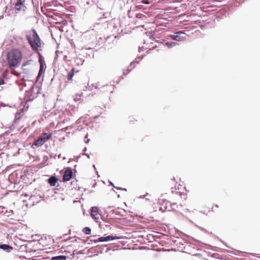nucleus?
Instances as JSON below:
<instances>
[{"label": "nucleus", "instance_id": "f257e3e1", "mask_svg": "<svg viewBox=\"0 0 260 260\" xmlns=\"http://www.w3.org/2000/svg\"><path fill=\"white\" fill-rule=\"evenodd\" d=\"M32 34L30 32L27 33L26 36V40L29 44L32 50L37 52L39 56V62L40 68L39 73V76H42L45 72L46 66L43 56L39 52V48L41 47V40L35 29H31Z\"/></svg>", "mask_w": 260, "mask_h": 260}, {"label": "nucleus", "instance_id": "f03ea898", "mask_svg": "<svg viewBox=\"0 0 260 260\" xmlns=\"http://www.w3.org/2000/svg\"><path fill=\"white\" fill-rule=\"evenodd\" d=\"M22 55L21 52L17 49H12L7 55V59L10 68H16L21 61Z\"/></svg>", "mask_w": 260, "mask_h": 260}, {"label": "nucleus", "instance_id": "7ed1b4c3", "mask_svg": "<svg viewBox=\"0 0 260 260\" xmlns=\"http://www.w3.org/2000/svg\"><path fill=\"white\" fill-rule=\"evenodd\" d=\"M101 212V211L96 206L92 207L90 209V216L96 222H99Z\"/></svg>", "mask_w": 260, "mask_h": 260}, {"label": "nucleus", "instance_id": "20e7f679", "mask_svg": "<svg viewBox=\"0 0 260 260\" xmlns=\"http://www.w3.org/2000/svg\"><path fill=\"white\" fill-rule=\"evenodd\" d=\"M73 170L70 167L66 168L65 172L62 176L63 182L70 181L73 177Z\"/></svg>", "mask_w": 260, "mask_h": 260}, {"label": "nucleus", "instance_id": "39448f33", "mask_svg": "<svg viewBox=\"0 0 260 260\" xmlns=\"http://www.w3.org/2000/svg\"><path fill=\"white\" fill-rule=\"evenodd\" d=\"M184 35L185 33H184L183 31H179L176 32L174 35H170L169 37L172 40L177 41H181L185 39V36H184Z\"/></svg>", "mask_w": 260, "mask_h": 260}, {"label": "nucleus", "instance_id": "423d86ee", "mask_svg": "<svg viewBox=\"0 0 260 260\" xmlns=\"http://www.w3.org/2000/svg\"><path fill=\"white\" fill-rule=\"evenodd\" d=\"M121 238L120 237L117 236H108L106 237H101L99 238L98 239L96 240H94L93 241L95 243H97L99 242H106L110 240H113L116 239H120Z\"/></svg>", "mask_w": 260, "mask_h": 260}, {"label": "nucleus", "instance_id": "0eeeda50", "mask_svg": "<svg viewBox=\"0 0 260 260\" xmlns=\"http://www.w3.org/2000/svg\"><path fill=\"white\" fill-rule=\"evenodd\" d=\"M79 69H76V68H73L70 72L68 73L67 79L69 81L72 80L74 75H76L77 73L79 72Z\"/></svg>", "mask_w": 260, "mask_h": 260}, {"label": "nucleus", "instance_id": "6e6552de", "mask_svg": "<svg viewBox=\"0 0 260 260\" xmlns=\"http://www.w3.org/2000/svg\"><path fill=\"white\" fill-rule=\"evenodd\" d=\"M52 136V134L51 133H43L40 136V138L42 139V141L44 143L47 142L48 140H50Z\"/></svg>", "mask_w": 260, "mask_h": 260}, {"label": "nucleus", "instance_id": "1a4fd4ad", "mask_svg": "<svg viewBox=\"0 0 260 260\" xmlns=\"http://www.w3.org/2000/svg\"><path fill=\"white\" fill-rule=\"evenodd\" d=\"M17 1L15 5V9L17 11H20L23 7L25 0H16Z\"/></svg>", "mask_w": 260, "mask_h": 260}, {"label": "nucleus", "instance_id": "9d476101", "mask_svg": "<svg viewBox=\"0 0 260 260\" xmlns=\"http://www.w3.org/2000/svg\"><path fill=\"white\" fill-rule=\"evenodd\" d=\"M58 181V179L56 177V176H51L47 180L48 183L51 186H56V184Z\"/></svg>", "mask_w": 260, "mask_h": 260}, {"label": "nucleus", "instance_id": "9b49d317", "mask_svg": "<svg viewBox=\"0 0 260 260\" xmlns=\"http://www.w3.org/2000/svg\"><path fill=\"white\" fill-rule=\"evenodd\" d=\"M0 249L7 252H10L12 249V247L9 244H2L0 245Z\"/></svg>", "mask_w": 260, "mask_h": 260}, {"label": "nucleus", "instance_id": "f8f14e48", "mask_svg": "<svg viewBox=\"0 0 260 260\" xmlns=\"http://www.w3.org/2000/svg\"><path fill=\"white\" fill-rule=\"evenodd\" d=\"M44 142L42 141V139H41L40 137L37 139L35 140L33 143L32 146H35L36 147H40L42 146L44 144Z\"/></svg>", "mask_w": 260, "mask_h": 260}, {"label": "nucleus", "instance_id": "ddd939ff", "mask_svg": "<svg viewBox=\"0 0 260 260\" xmlns=\"http://www.w3.org/2000/svg\"><path fill=\"white\" fill-rule=\"evenodd\" d=\"M34 86H35V85L34 84L32 86L31 88L29 90L26 91V92H25V96L29 100H31L30 98L31 95L32 94Z\"/></svg>", "mask_w": 260, "mask_h": 260}, {"label": "nucleus", "instance_id": "4468645a", "mask_svg": "<svg viewBox=\"0 0 260 260\" xmlns=\"http://www.w3.org/2000/svg\"><path fill=\"white\" fill-rule=\"evenodd\" d=\"M67 256L63 255H59L53 256L50 260H66Z\"/></svg>", "mask_w": 260, "mask_h": 260}, {"label": "nucleus", "instance_id": "2eb2a0df", "mask_svg": "<svg viewBox=\"0 0 260 260\" xmlns=\"http://www.w3.org/2000/svg\"><path fill=\"white\" fill-rule=\"evenodd\" d=\"M142 58V57H141V58L140 57H138V58H136L135 59V60L133 61V62H132L129 67H128V68L129 69H131V70L132 69H133L134 67H135V64L136 63H138L139 62V61Z\"/></svg>", "mask_w": 260, "mask_h": 260}, {"label": "nucleus", "instance_id": "dca6fc26", "mask_svg": "<svg viewBox=\"0 0 260 260\" xmlns=\"http://www.w3.org/2000/svg\"><path fill=\"white\" fill-rule=\"evenodd\" d=\"M165 45L168 46V48H172L173 47L177 45V43L175 42H165Z\"/></svg>", "mask_w": 260, "mask_h": 260}, {"label": "nucleus", "instance_id": "f3484780", "mask_svg": "<svg viewBox=\"0 0 260 260\" xmlns=\"http://www.w3.org/2000/svg\"><path fill=\"white\" fill-rule=\"evenodd\" d=\"M81 99V94H76L74 97V101L76 102L79 101Z\"/></svg>", "mask_w": 260, "mask_h": 260}, {"label": "nucleus", "instance_id": "a211bd4d", "mask_svg": "<svg viewBox=\"0 0 260 260\" xmlns=\"http://www.w3.org/2000/svg\"><path fill=\"white\" fill-rule=\"evenodd\" d=\"M82 232L86 235H89L91 233V229L88 227H86L82 230Z\"/></svg>", "mask_w": 260, "mask_h": 260}, {"label": "nucleus", "instance_id": "6ab92c4d", "mask_svg": "<svg viewBox=\"0 0 260 260\" xmlns=\"http://www.w3.org/2000/svg\"><path fill=\"white\" fill-rule=\"evenodd\" d=\"M21 115L20 113H19V112L16 113V114H15V118L14 120V122H16L17 120H18L19 119H20L21 118Z\"/></svg>", "mask_w": 260, "mask_h": 260}, {"label": "nucleus", "instance_id": "aec40b11", "mask_svg": "<svg viewBox=\"0 0 260 260\" xmlns=\"http://www.w3.org/2000/svg\"><path fill=\"white\" fill-rule=\"evenodd\" d=\"M172 206V208L174 210L179 209V206L176 204L175 203H173L171 204Z\"/></svg>", "mask_w": 260, "mask_h": 260}, {"label": "nucleus", "instance_id": "412c9836", "mask_svg": "<svg viewBox=\"0 0 260 260\" xmlns=\"http://www.w3.org/2000/svg\"><path fill=\"white\" fill-rule=\"evenodd\" d=\"M48 160V157L47 156H44V162H43V164L44 165H48V163H47V161Z\"/></svg>", "mask_w": 260, "mask_h": 260}, {"label": "nucleus", "instance_id": "4be33fe9", "mask_svg": "<svg viewBox=\"0 0 260 260\" xmlns=\"http://www.w3.org/2000/svg\"><path fill=\"white\" fill-rule=\"evenodd\" d=\"M131 71V69L128 68L127 70L123 71V74L125 76L127 74H128Z\"/></svg>", "mask_w": 260, "mask_h": 260}, {"label": "nucleus", "instance_id": "5701e85b", "mask_svg": "<svg viewBox=\"0 0 260 260\" xmlns=\"http://www.w3.org/2000/svg\"><path fill=\"white\" fill-rule=\"evenodd\" d=\"M76 254H81V250H80V251L74 250L73 252V255H75Z\"/></svg>", "mask_w": 260, "mask_h": 260}, {"label": "nucleus", "instance_id": "b1692460", "mask_svg": "<svg viewBox=\"0 0 260 260\" xmlns=\"http://www.w3.org/2000/svg\"><path fill=\"white\" fill-rule=\"evenodd\" d=\"M90 139H88L87 138V134L85 136V138H84V142L86 143H88Z\"/></svg>", "mask_w": 260, "mask_h": 260}, {"label": "nucleus", "instance_id": "393cba45", "mask_svg": "<svg viewBox=\"0 0 260 260\" xmlns=\"http://www.w3.org/2000/svg\"><path fill=\"white\" fill-rule=\"evenodd\" d=\"M4 83H5V81H4V79L0 78V85H3V84H4Z\"/></svg>", "mask_w": 260, "mask_h": 260}, {"label": "nucleus", "instance_id": "a878e982", "mask_svg": "<svg viewBox=\"0 0 260 260\" xmlns=\"http://www.w3.org/2000/svg\"><path fill=\"white\" fill-rule=\"evenodd\" d=\"M41 76H39V73H38V75H37V77H36V82H37L39 80V79H40V78Z\"/></svg>", "mask_w": 260, "mask_h": 260}, {"label": "nucleus", "instance_id": "bb28decb", "mask_svg": "<svg viewBox=\"0 0 260 260\" xmlns=\"http://www.w3.org/2000/svg\"><path fill=\"white\" fill-rule=\"evenodd\" d=\"M82 155H85L87 156V158H90V155L88 153H83L82 152Z\"/></svg>", "mask_w": 260, "mask_h": 260}, {"label": "nucleus", "instance_id": "cd10ccee", "mask_svg": "<svg viewBox=\"0 0 260 260\" xmlns=\"http://www.w3.org/2000/svg\"><path fill=\"white\" fill-rule=\"evenodd\" d=\"M144 48V47L143 46H142V47H139V52H140L141 51V50H142Z\"/></svg>", "mask_w": 260, "mask_h": 260}, {"label": "nucleus", "instance_id": "c85d7f7f", "mask_svg": "<svg viewBox=\"0 0 260 260\" xmlns=\"http://www.w3.org/2000/svg\"><path fill=\"white\" fill-rule=\"evenodd\" d=\"M77 202H80V203L81 202H80V200H79V201L75 200V201H73V203H74V204L76 203H77Z\"/></svg>", "mask_w": 260, "mask_h": 260}, {"label": "nucleus", "instance_id": "c756f323", "mask_svg": "<svg viewBox=\"0 0 260 260\" xmlns=\"http://www.w3.org/2000/svg\"><path fill=\"white\" fill-rule=\"evenodd\" d=\"M76 45H79V42H78V41H77V42H76V44H74V47H76Z\"/></svg>", "mask_w": 260, "mask_h": 260}, {"label": "nucleus", "instance_id": "7c9ffc66", "mask_svg": "<svg viewBox=\"0 0 260 260\" xmlns=\"http://www.w3.org/2000/svg\"><path fill=\"white\" fill-rule=\"evenodd\" d=\"M91 49V48L90 47H88V48H85V50H90Z\"/></svg>", "mask_w": 260, "mask_h": 260}, {"label": "nucleus", "instance_id": "2f4dec72", "mask_svg": "<svg viewBox=\"0 0 260 260\" xmlns=\"http://www.w3.org/2000/svg\"><path fill=\"white\" fill-rule=\"evenodd\" d=\"M109 183H110V184L111 185H112L113 186H114V187H115L114 186V185L113 183L112 182L109 181Z\"/></svg>", "mask_w": 260, "mask_h": 260}, {"label": "nucleus", "instance_id": "473e14b6", "mask_svg": "<svg viewBox=\"0 0 260 260\" xmlns=\"http://www.w3.org/2000/svg\"><path fill=\"white\" fill-rule=\"evenodd\" d=\"M145 196H144H144H141L140 197V198H141V199L144 198H145Z\"/></svg>", "mask_w": 260, "mask_h": 260}, {"label": "nucleus", "instance_id": "72a5a7b5", "mask_svg": "<svg viewBox=\"0 0 260 260\" xmlns=\"http://www.w3.org/2000/svg\"><path fill=\"white\" fill-rule=\"evenodd\" d=\"M62 22L63 24H65L66 23H67V21H66V20H62Z\"/></svg>", "mask_w": 260, "mask_h": 260}, {"label": "nucleus", "instance_id": "f704fd0d", "mask_svg": "<svg viewBox=\"0 0 260 260\" xmlns=\"http://www.w3.org/2000/svg\"><path fill=\"white\" fill-rule=\"evenodd\" d=\"M58 158H61V154H59L58 155Z\"/></svg>", "mask_w": 260, "mask_h": 260}, {"label": "nucleus", "instance_id": "c9c22d12", "mask_svg": "<svg viewBox=\"0 0 260 260\" xmlns=\"http://www.w3.org/2000/svg\"><path fill=\"white\" fill-rule=\"evenodd\" d=\"M86 150V148L85 147V148H84L83 149V150H82V151L85 152Z\"/></svg>", "mask_w": 260, "mask_h": 260}, {"label": "nucleus", "instance_id": "e433bc0d", "mask_svg": "<svg viewBox=\"0 0 260 260\" xmlns=\"http://www.w3.org/2000/svg\"><path fill=\"white\" fill-rule=\"evenodd\" d=\"M78 59L76 61H77V65H78L79 64V62H78Z\"/></svg>", "mask_w": 260, "mask_h": 260}, {"label": "nucleus", "instance_id": "4c0bfd02", "mask_svg": "<svg viewBox=\"0 0 260 260\" xmlns=\"http://www.w3.org/2000/svg\"><path fill=\"white\" fill-rule=\"evenodd\" d=\"M90 52H91L90 53H91V54L92 56H93V53H92V51H90Z\"/></svg>", "mask_w": 260, "mask_h": 260}, {"label": "nucleus", "instance_id": "58836bf2", "mask_svg": "<svg viewBox=\"0 0 260 260\" xmlns=\"http://www.w3.org/2000/svg\"><path fill=\"white\" fill-rule=\"evenodd\" d=\"M130 12H130V11H128V15H129ZM129 16L130 17V16Z\"/></svg>", "mask_w": 260, "mask_h": 260}, {"label": "nucleus", "instance_id": "ea45409f", "mask_svg": "<svg viewBox=\"0 0 260 260\" xmlns=\"http://www.w3.org/2000/svg\"><path fill=\"white\" fill-rule=\"evenodd\" d=\"M93 167L94 168V170H96V168H95V165H93Z\"/></svg>", "mask_w": 260, "mask_h": 260}, {"label": "nucleus", "instance_id": "a19ab883", "mask_svg": "<svg viewBox=\"0 0 260 260\" xmlns=\"http://www.w3.org/2000/svg\"><path fill=\"white\" fill-rule=\"evenodd\" d=\"M55 156H56V155H54H54H51V157H54V158H55Z\"/></svg>", "mask_w": 260, "mask_h": 260}, {"label": "nucleus", "instance_id": "79ce46f5", "mask_svg": "<svg viewBox=\"0 0 260 260\" xmlns=\"http://www.w3.org/2000/svg\"><path fill=\"white\" fill-rule=\"evenodd\" d=\"M55 156H56V155H54H54H51V157H54V158H55Z\"/></svg>", "mask_w": 260, "mask_h": 260}, {"label": "nucleus", "instance_id": "37998d69", "mask_svg": "<svg viewBox=\"0 0 260 260\" xmlns=\"http://www.w3.org/2000/svg\"><path fill=\"white\" fill-rule=\"evenodd\" d=\"M55 156H56V155H54H54H51V157H54V158H55Z\"/></svg>", "mask_w": 260, "mask_h": 260}, {"label": "nucleus", "instance_id": "c03bdc74", "mask_svg": "<svg viewBox=\"0 0 260 260\" xmlns=\"http://www.w3.org/2000/svg\"><path fill=\"white\" fill-rule=\"evenodd\" d=\"M116 188H117V189H122V188L121 187H119V188L116 187Z\"/></svg>", "mask_w": 260, "mask_h": 260}, {"label": "nucleus", "instance_id": "a18cd8bd", "mask_svg": "<svg viewBox=\"0 0 260 260\" xmlns=\"http://www.w3.org/2000/svg\"><path fill=\"white\" fill-rule=\"evenodd\" d=\"M2 154H4L3 152L0 153V156H1Z\"/></svg>", "mask_w": 260, "mask_h": 260}, {"label": "nucleus", "instance_id": "49530a36", "mask_svg": "<svg viewBox=\"0 0 260 260\" xmlns=\"http://www.w3.org/2000/svg\"><path fill=\"white\" fill-rule=\"evenodd\" d=\"M87 4L88 5H89V2H87Z\"/></svg>", "mask_w": 260, "mask_h": 260}, {"label": "nucleus", "instance_id": "de8ad7c7", "mask_svg": "<svg viewBox=\"0 0 260 260\" xmlns=\"http://www.w3.org/2000/svg\"><path fill=\"white\" fill-rule=\"evenodd\" d=\"M143 4H147V3L144 2H143Z\"/></svg>", "mask_w": 260, "mask_h": 260}, {"label": "nucleus", "instance_id": "09e8293b", "mask_svg": "<svg viewBox=\"0 0 260 260\" xmlns=\"http://www.w3.org/2000/svg\"><path fill=\"white\" fill-rule=\"evenodd\" d=\"M81 118V117L79 118L78 120H80Z\"/></svg>", "mask_w": 260, "mask_h": 260}, {"label": "nucleus", "instance_id": "8fccbe9b", "mask_svg": "<svg viewBox=\"0 0 260 260\" xmlns=\"http://www.w3.org/2000/svg\"><path fill=\"white\" fill-rule=\"evenodd\" d=\"M173 180H175V178L173 177V179H172Z\"/></svg>", "mask_w": 260, "mask_h": 260}]
</instances>
